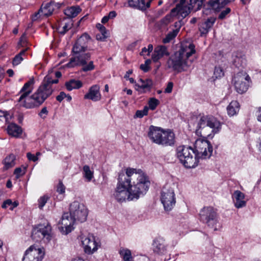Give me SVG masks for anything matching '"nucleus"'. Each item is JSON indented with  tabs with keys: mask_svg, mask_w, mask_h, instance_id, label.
Here are the masks:
<instances>
[{
	"mask_svg": "<svg viewBox=\"0 0 261 261\" xmlns=\"http://www.w3.org/2000/svg\"><path fill=\"white\" fill-rule=\"evenodd\" d=\"M150 184L148 176L141 170L127 168L125 173L119 174L113 196L119 202L137 200L146 193Z\"/></svg>",
	"mask_w": 261,
	"mask_h": 261,
	"instance_id": "nucleus-1",
	"label": "nucleus"
},
{
	"mask_svg": "<svg viewBox=\"0 0 261 261\" xmlns=\"http://www.w3.org/2000/svg\"><path fill=\"white\" fill-rule=\"evenodd\" d=\"M51 73L46 75L41 85L38 87L35 92L30 96L34 88L35 81L32 77L25 83L19 92L20 94L17 101L20 107L26 109H33L40 107L54 92L53 84L58 83V79L53 80Z\"/></svg>",
	"mask_w": 261,
	"mask_h": 261,
	"instance_id": "nucleus-2",
	"label": "nucleus"
},
{
	"mask_svg": "<svg viewBox=\"0 0 261 261\" xmlns=\"http://www.w3.org/2000/svg\"><path fill=\"white\" fill-rule=\"evenodd\" d=\"M195 52V45L193 43L181 44L180 48L167 60L166 69L178 73L187 71L194 62L192 56Z\"/></svg>",
	"mask_w": 261,
	"mask_h": 261,
	"instance_id": "nucleus-3",
	"label": "nucleus"
},
{
	"mask_svg": "<svg viewBox=\"0 0 261 261\" xmlns=\"http://www.w3.org/2000/svg\"><path fill=\"white\" fill-rule=\"evenodd\" d=\"M90 40V36L87 33L83 34L77 39L72 49L73 57L70 59L69 67L82 66L81 70L84 72L90 71L95 69L93 61L90 60L91 54L83 53L87 50L88 43Z\"/></svg>",
	"mask_w": 261,
	"mask_h": 261,
	"instance_id": "nucleus-4",
	"label": "nucleus"
},
{
	"mask_svg": "<svg viewBox=\"0 0 261 261\" xmlns=\"http://www.w3.org/2000/svg\"><path fill=\"white\" fill-rule=\"evenodd\" d=\"M176 156L180 163L187 168L197 166L198 159L195 157L194 148L189 146H179L176 148Z\"/></svg>",
	"mask_w": 261,
	"mask_h": 261,
	"instance_id": "nucleus-5",
	"label": "nucleus"
},
{
	"mask_svg": "<svg viewBox=\"0 0 261 261\" xmlns=\"http://www.w3.org/2000/svg\"><path fill=\"white\" fill-rule=\"evenodd\" d=\"M199 220L207 227L212 228L214 230H217V226L219 225L218 215L212 206H204L199 212Z\"/></svg>",
	"mask_w": 261,
	"mask_h": 261,
	"instance_id": "nucleus-6",
	"label": "nucleus"
},
{
	"mask_svg": "<svg viewBox=\"0 0 261 261\" xmlns=\"http://www.w3.org/2000/svg\"><path fill=\"white\" fill-rule=\"evenodd\" d=\"M148 137L152 142L159 145L171 146L175 142L173 132H148Z\"/></svg>",
	"mask_w": 261,
	"mask_h": 261,
	"instance_id": "nucleus-7",
	"label": "nucleus"
},
{
	"mask_svg": "<svg viewBox=\"0 0 261 261\" xmlns=\"http://www.w3.org/2000/svg\"><path fill=\"white\" fill-rule=\"evenodd\" d=\"M32 238L36 242L43 240L44 242H49L51 238V227L48 223L40 224L34 227L32 232Z\"/></svg>",
	"mask_w": 261,
	"mask_h": 261,
	"instance_id": "nucleus-8",
	"label": "nucleus"
},
{
	"mask_svg": "<svg viewBox=\"0 0 261 261\" xmlns=\"http://www.w3.org/2000/svg\"><path fill=\"white\" fill-rule=\"evenodd\" d=\"M161 200L165 211L172 210L176 203L174 188L169 184L165 185L161 192Z\"/></svg>",
	"mask_w": 261,
	"mask_h": 261,
	"instance_id": "nucleus-9",
	"label": "nucleus"
},
{
	"mask_svg": "<svg viewBox=\"0 0 261 261\" xmlns=\"http://www.w3.org/2000/svg\"><path fill=\"white\" fill-rule=\"evenodd\" d=\"M232 82L236 92L242 94L248 90L251 80L246 72L241 71L234 75Z\"/></svg>",
	"mask_w": 261,
	"mask_h": 261,
	"instance_id": "nucleus-10",
	"label": "nucleus"
},
{
	"mask_svg": "<svg viewBox=\"0 0 261 261\" xmlns=\"http://www.w3.org/2000/svg\"><path fill=\"white\" fill-rule=\"evenodd\" d=\"M195 157L199 159L209 158L212 154L213 146L210 142L203 139H197L194 144Z\"/></svg>",
	"mask_w": 261,
	"mask_h": 261,
	"instance_id": "nucleus-11",
	"label": "nucleus"
},
{
	"mask_svg": "<svg viewBox=\"0 0 261 261\" xmlns=\"http://www.w3.org/2000/svg\"><path fill=\"white\" fill-rule=\"evenodd\" d=\"M69 211L70 215L75 221L82 223L87 220L88 210L83 204L75 201L71 203Z\"/></svg>",
	"mask_w": 261,
	"mask_h": 261,
	"instance_id": "nucleus-12",
	"label": "nucleus"
},
{
	"mask_svg": "<svg viewBox=\"0 0 261 261\" xmlns=\"http://www.w3.org/2000/svg\"><path fill=\"white\" fill-rule=\"evenodd\" d=\"M44 255L42 248L32 245L25 251L22 261H42Z\"/></svg>",
	"mask_w": 261,
	"mask_h": 261,
	"instance_id": "nucleus-13",
	"label": "nucleus"
},
{
	"mask_svg": "<svg viewBox=\"0 0 261 261\" xmlns=\"http://www.w3.org/2000/svg\"><path fill=\"white\" fill-rule=\"evenodd\" d=\"M221 123L216 118L210 116H203L199 120L196 130L205 128L206 126L209 127L214 130L221 129Z\"/></svg>",
	"mask_w": 261,
	"mask_h": 261,
	"instance_id": "nucleus-14",
	"label": "nucleus"
},
{
	"mask_svg": "<svg viewBox=\"0 0 261 261\" xmlns=\"http://www.w3.org/2000/svg\"><path fill=\"white\" fill-rule=\"evenodd\" d=\"M81 242L85 253L90 254L97 250L98 245L92 234H89L87 236L82 237Z\"/></svg>",
	"mask_w": 261,
	"mask_h": 261,
	"instance_id": "nucleus-15",
	"label": "nucleus"
},
{
	"mask_svg": "<svg viewBox=\"0 0 261 261\" xmlns=\"http://www.w3.org/2000/svg\"><path fill=\"white\" fill-rule=\"evenodd\" d=\"M76 221L68 213L63 214L61 219L62 226L59 229L63 234H67L73 229V225Z\"/></svg>",
	"mask_w": 261,
	"mask_h": 261,
	"instance_id": "nucleus-16",
	"label": "nucleus"
},
{
	"mask_svg": "<svg viewBox=\"0 0 261 261\" xmlns=\"http://www.w3.org/2000/svg\"><path fill=\"white\" fill-rule=\"evenodd\" d=\"M155 0H148L145 2V0H128V4L129 7L141 10L142 11L146 10L150 7L151 3L154 4ZM158 5H161L163 4L162 0H158Z\"/></svg>",
	"mask_w": 261,
	"mask_h": 261,
	"instance_id": "nucleus-17",
	"label": "nucleus"
},
{
	"mask_svg": "<svg viewBox=\"0 0 261 261\" xmlns=\"http://www.w3.org/2000/svg\"><path fill=\"white\" fill-rule=\"evenodd\" d=\"M192 6L191 7L188 6H180V5H177L176 7L173 9L169 15H167L165 19H168L169 21H170V19L172 16H175L177 15L178 18L180 17L182 18H185L187 16L189 15L190 13L191 9L192 8Z\"/></svg>",
	"mask_w": 261,
	"mask_h": 261,
	"instance_id": "nucleus-18",
	"label": "nucleus"
},
{
	"mask_svg": "<svg viewBox=\"0 0 261 261\" xmlns=\"http://www.w3.org/2000/svg\"><path fill=\"white\" fill-rule=\"evenodd\" d=\"M169 55L170 53L167 47L163 45H160L154 48L151 55V59L153 62L156 63L164 56H169Z\"/></svg>",
	"mask_w": 261,
	"mask_h": 261,
	"instance_id": "nucleus-19",
	"label": "nucleus"
},
{
	"mask_svg": "<svg viewBox=\"0 0 261 261\" xmlns=\"http://www.w3.org/2000/svg\"><path fill=\"white\" fill-rule=\"evenodd\" d=\"M61 7V4L56 3L55 2H50L47 3L44 6H42L40 10H39L38 14L40 16H49L52 14L54 11L56 9H59Z\"/></svg>",
	"mask_w": 261,
	"mask_h": 261,
	"instance_id": "nucleus-20",
	"label": "nucleus"
},
{
	"mask_svg": "<svg viewBox=\"0 0 261 261\" xmlns=\"http://www.w3.org/2000/svg\"><path fill=\"white\" fill-rule=\"evenodd\" d=\"M100 87L98 85L92 86L89 89L88 92L84 95V98L90 99L93 101H97L101 99Z\"/></svg>",
	"mask_w": 261,
	"mask_h": 261,
	"instance_id": "nucleus-21",
	"label": "nucleus"
},
{
	"mask_svg": "<svg viewBox=\"0 0 261 261\" xmlns=\"http://www.w3.org/2000/svg\"><path fill=\"white\" fill-rule=\"evenodd\" d=\"M12 118V115L8 112L0 110V120H2V118H3L7 123H9L7 126V130H22L20 126L15 123H9Z\"/></svg>",
	"mask_w": 261,
	"mask_h": 261,
	"instance_id": "nucleus-22",
	"label": "nucleus"
},
{
	"mask_svg": "<svg viewBox=\"0 0 261 261\" xmlns=\"http://www.w3.org/2000/svg\"><path fill=\"white\" fill-rule=\"evenodd\" d=\"M232 197L234 206L237 208H240L246 206V201L245 200V195L240 191H235L232 195Z\"/></svg>",
	"mask_w": 261,
	"mask_h": 261,
	"instance_id": "nucleus-23",
	"label": "nucleus"
},
{
	"mask_svg": "<svg viewBox=\"0 0 261 261\" xmlns=\"http://www.w3.org/2000/svg\"><path fill=\"white\" fill-rule=\"evenodd\" d=\"M140 84H136V89L141 92H145L150 91L152 86V81L150 79L143 80L140 79L139 81Z\"/></svg>",
	"mask_w": 261,
	"mask_h": 261,
	"instance_id": "nucleus-24",
	"label": "nucleus"
},
{
	"mask_svg": "<svg viewBox=\"0 0 261 261\" xmlns=\"http://www.w3.org/2000/svg\"><path fill=\"white\" fill-rule=\"evenodd\" d=\"M216 18L211 17L203 22H202L199 27V30L201 34H207L210 29L213 27L216 21Z\"/></svg>",
	"mask_w": 261,
	"mask_h": 261,
	"instance_id": "nucleus-25",
	"label": "nucleus"
},
{
	"mask_svg": "<svg viewBox=\"0 0 261 261\" xmlns=\"http://www.w3.org/2000/svg\"><path fill=\"white\" fill-rule=\"evenodd\" d=\"M153 249L154 252L159 254H163L166 252V245L165 241L162 239H158L154 241Z\"/></svg>",
	"mask_w": 261,
	"mask_h": 261,
	"instance_id": "nucleus-26",
	"label": "nucleus"
},
{
	"mask_svg": "<svg viewBox=\"0 0 261 261\" xmlns=\"http://www.w3.org/2000/svg\"><path fill=\"white\" fill-rule=\"evenodd\" d=\"M234 0H210L208 2V5L213 9L217 10L223 7L228 3Z\"/></svg>",
	"mask_w": 261,
	"mask_h": 261,
	"instance_id": "nucleus-27",
	"label": "nucleus"
},
{
	"mask_svg": "<svg viewBox=\"0 0 261 261\" xmlns=\"http://www.w3.org/2000/svg\"><path fill=\"white\" fill-rule=\"evenodd\" d=\"M82 86L83 83L81 81L74 79L71 80L65 83V87L68 91L77 89L81 88Z\"/></svg>",
	"mask_w": 261,
	"mask_h": 261,
	"instance_id": "nucleus-28",
	"label": "nucleus"
},
{
	"mask_svg": "<svg viewBox=\"0 0 261 261\" xmlns=\"http://www.w3.org/2000/svg\"><path fill=\"white\" fill-rule=\"evenodd\" d=\"M240 105L237 101H232L227 108L228 114L230 116L236 115L239 111Z\"/></svg>",
	"mask_w": 261,
	"mask_h": 261,
	"instance_id": "nucleus-29",
	"label": "nucleus"
},
{
	"mask_svg": "<svg viewBox=\"0 0 261 261\" xmlns=\"http://www.w3.org/2000/svg\"><path fill=\"white\" fill-rule=\"evenodd\" d=\"M81 9L79 6H72L66 8L64 10V14L69 18H73L76 16L81 12Z\"/></svg>",
	"mask_w": 261,
	"mask_h": 261,
	"instance_id": "nucleus-30",
	"label": "nucleus"
},
{
	"mask_svg": "<svg viewBox=\"0 0 261 261\" xmlns=\"http://www.w3.org/2000/svg\"><path fill=\"white\" fill-rule=\"evenodd\" d=\"M121 257L124 261H130L132 258L130 250L126 248H121L119 251Z\"/></svg>",
	"mask_w": 261,
	"mask_h": 261,
	"instance_id": "nucleus-31",
	"label": "nucleus"
},
{
	"mask_svg": "<svg viewBox=\"0 0 261 261\" xmlns=\"http://www.w3.org/2000/svg\"><path fill=\"white\" fill-rule=\"evenodd\" d=\"M15 156L13 154H10V155L6 157V158L4 160V163L6 168L8 169L14 166L15 164Z\"/></svg>",
	"mask_w": 261,
	"mask_h": 261,
	"instance_id": "nucleus-32",
	"label": "nucleus"
},
{
	"mask_svg": "<svg viewBox=\"0 0 261 261\" xmlns=\"http://www.w3.org/2000/svg\"><path fill=\"white\" fill-rule=\"evenodd\" d=\"M83 176L88 181H91L93 178V172L90 170L88 165H85L83 167Z\"/></svg>",
	"mask_w": 261,
	"mask_h": 261,
	"instance_id": "nucleus-33",
	"label": "nucleus"
},
{
	"mask_svg": "<svg viewBox=\"0 0 261 261\" xmlns=\"http://www.w3.org/2000/svg\"><path fill=\"white\" fill-rule=\"evenodd\" d=\"M28 48L21 50L18 54L16 55L13 59L12 64L13 66L19 65L23 60L22 56L24 55Z\"/></svg>",
	"mask_w": 261,
	"mask_h": 261,
	"instance_id": "nucleus-34",
	"label": "nucleus"
},
{
	"mask_svg": "<svg viewBox=\"0 0 261 261\" xmlns=\"http://www.w3.org/2000/svg\"><path fill=\"white\" fill-rule=\"evenodd\" d=\"M18 205V202L17 201L12 202L11 199H7L4 201L2 207L3 208H6L8 207L9 209L12 211L15 207H16Z\"/></svg>",
	"mask_w": 261,
	"mask_h": 261,
	"instance_id": "nucleus-35",
	"label": "nucleus"
},
{
	"mask_svg": "<svg viewBox=\"0 0 261 261\" xmlns=\"http://www.w3.org/2000/svg\"><path fill=\"white\" fill-rule=\"evenodd\" d=\"M72 24L71 22L65 23L61 24L58 28V31L61 34H65L72 27Z\"/></svg>",
	"mask_w": 261,
	"mask_h": 261,
	"instance_id": "nucleus-36",
	"label": "nucleus"
},
{
	"mask_svg": "<svg viewBox=\"0 0 261 261\" xmlns=\"http://www.w3.org/2000/svg\"><path fill=\"white\" fill-rule=\"evenodd\" d=\"M148 107L145 106L144 107L143 109L142 110H137L136 112L135 115L134 116V118H141L144 116H146L148 114Z\"/></svg>",
	"mask_w": 261,
	"mask_h": 261,
	"instance_id": "nucleus-37",
	"label": "nucleus"
},
{
	"mask_svg": "<svg viewBox=\"0 0 261 261\" xmlns=\"http://www.w3.org/2000/svg\"><path fill=\"white\" fill-rule=\"evenodd\" d=\"M178 32V31L176 30H174L173 31L169 33L166 37L163 39V42L164 43H167L169 42L172 39L174 38L176 35H177V33Z\"/></svg>",
	"mask_w": 261,
	"mask_h": 261,
	"instance_id": "nucleus-38",
	"label": "nucleus"
},
{
	"mask_svg": "<svg viewBox=\"0 0 261 261\" xmlns=\"http://www.w3.org/2000/svg\"><path fill=\"white\" fill-rule=\"evenodd\" d=\"M178 32V31L176 30H174L173 31L169 33L166 37L163 39V42L164 43H167L169 42L172 39L174 38L176 35H177V33Z\"/></svg>",
	"mask_w": 261,
	"mask_h": 261,
	"instance_id": "nucleus-39",
	"label": "nucleus"
},
{
	"mask_svg": "<svg viewBox=\"0 0 261 261\" xmlns=\"http://www.w3.org/2000/svg\"><path fill=\"white\" fill-rule=\"evenodd\" d=\"M214 74L216 79L222 77L224 74L223 68L220 66H216L215 68Z\"/></svg>",
	"mask_w": 261,
	"mask_h": 261,
	"instance_id": "nucleus-40",
	"label": "nucleus"
},
{
	"mask_svg": "<svg viewBox=\"0 0 261 261\" xmlns=\"http://www.w3.org/2000/svg\"><path fill=\"white\" fill-rule=\"evenodd\" d=\"M159 104V101L155 98H150L148 101L149 108L151 110H154Z\"/></svg>",
	"mask_w": 261,
	"mask_h": 261,
	"instance_id": "nucleus-41",
	"label": "nucleus"
},
{
	"mask_svg": "<svg viewBox=\"0 0 261 261\" xmlns=\"http://www.w3.org/2000/svg\"><path fill=\"white\" fill-rule=\"evenodd\" d=\"M7 133L10 137L15 138H23L25 136L23 132H7Z\"/></svg>",
	"mask_w": 261,
	"mask_h": 261,
	"instance_id": "nucleus-42",
	"label": "nucleus"
},
{
	"mask_svg": "<svg viewBox=\"0 0 261 261\" xmlns=\"http://www.w3.org/2000/svg\"><path fill=\"white\" fill-rule=\"evenodd\" d=\"M26 168H17L15 169L14 174L15 175L17 178H19L21 176L24 175L25 173Z\"/></svg>",
	"mask_w": 261,
	"mask_h": 261,
	"instance_id": "nucleus-43",
	"label": "nucleus"
},
{
	"mask_svg": "<svg viewBox=\"0 0 261 261\" xmlns=\"http://www.w3.org/2000/svg\"><path fill=\"white\" fill-rule=\"evenodd\" d=\"M204 1L205 0H190V5L192 7H196L197 9H199Z\"/></svg>",
	"mask_w": 261,
	"mask_h": 261,
	"instance_id": "nucleus-44",
	"label": "nucleus"
},
{
	"mask_svg": "<svg viewBox=\"0 0 261 261\" xmlns=\"http://www.w3.org/2000/svg\"><path fill=\"white\" fill-rule=\"evenodd\" d=\"M108 37L107 35V31H105V33H103L102 32H100L99 33H98L96 35V38L97 40H99L101 41H105L106 39Z\"/></svg>",
	"mask_w": 261,
	"mask_h": 261,
	"instance_id": "nucleus-45",
	"label": "nucleus"
},
{
	"mask_svg": "<svg viewBox=\"0 0 261 261\" xmlns=\"http://www.w3.org/2000/svg\"><path fill=\"white\" fill-rule=\"evenodd\" d=\"M231 11V9L229 8H226L221 12L218 16V18L220 19H224L226 15H228Z\"/></svg>",
	"mask_w": 261,
	"mask_h": 261,
	"instance_id": "nucleus-46",
	"label": "nucleus"
},
{
	"mask_svg": "<svg viewBox=\"0 0 261 261\" xmlns=\"http://www.w3.org/2000/svg\"><path fill=\"white\" fill-rule=\"evenodd\" d=\"M48 198L45 196L40 197L38 200V206L40 208H42V207L45 205V203L47 202Z\"/></svg>",
	"mask_w": 261,
	"mask_h": 261,
	"instance_id": "nucleus-47",
	"label": "nucleus"
},
{
	"mask_svg": "<svg viewBox=\"0 0 261 261\" xmlns=\"http://www.w3.org/2000/svg\"><path fill=\"white\" fill-rule=\"evenodd\" d=\"M65 190L64 185L61 181H60L57 187V191L60 194H63L65 192Z\"/></svg>",
	"mask_w": 261,
	"mask_h": 261,
	"instance_id": "nucleus-48",
	"label": "nucleus"
},
{
	"mask_svg": "<svg viewBox=\"0 0 261 261\" xmlns=\"http://www.w3.org/2000/svg\"><path fill=\"white\" fill-rule=\"evenodd\" d=\"M27 157L29 161H32L33 162H36L38 160V158L35 155L32 154L31 152H28L27 153Z\"/></svg>",
	"mask_w": 261,
	"mask_h": 261,
	"instance_id": "nucleus-49",
	"label": "nucleus"
},
{
	"mask_svg": "<svg viewBox=\"0 0 261 261\" xmlns=\"http://www.w3.org/2000/svg\"><path fill=\"white\" fill-rule=\"evenodd\" d=\"M173 84L172 82H169L167 87L165 89V92L167 93H170L172 92Z\"/></svg>",
	"mask_w": 261,
	"mask_h": 261,
	"instance_id": "nucleus-50",
	"label": "nucleus"
},
{
	"mask_svg": "<svg viewBox=\"0 0 261 261\" xmlns=\"http://www.w3.org/2000/svg\"><path fill=\"white\" fill-rule=\"evenodd\" d=\"M66 97V94L64 92H61L59 95L57 96L56 99L58 101L61 102Z\"/></svg>",
	"mask_w": 261,
	"mask_h": 261,
	"instance_id": "nucleus-51",
	"label": "nucleus"
},
{
	"mask_svg": "<svg viewBox=\"0 0 261 261\" xmlns=\"http://www.w3.org/2000/svg\"><path fill=\"white\" fill-rule=\"evenodd\" d=\"M48 111L47 108L46 107H44L41 109L40 112L39 113V116L41 117H43V115H46Z\"/></svg>",
	"mask_w": 261,
	"mask_h": 261,
	"instance_id": "nucleus-52",
	"label": "nucleus"
},
{
	"mask_svg": "<svg viewBox=\"0 0 261 261\" xmlns=\"http://www.w3.org/2000/svg\"><path fill=\"white\" fill-rule=\"evenodd\" d=\"M140 69L141 70H142L144 72H147L149 69H150V67L149 66L145 64H141L140 65Z\"/></svg>",
	"mask_w": 261,
	"mask_h": 261,
	"instance_id": "nucleus-53",
	"label": "nucleus"
},
{
	"mask_svg": "<svg viewBox=\"0 0 261 261\" xmlns=\"http://www.w3.org/2000/svg\"><path fill=\"white\" fill-rule=\"evenodd\" d=\"M96 28L100 32H102L103 33H105V31H107L106 28L100 23H98L96 25Z\"/></svg>",
	"mask_w": 261,
	"mask_h": 261,
	"instance_id": "nucleus-54",
	"label": "nucleus"
},
{
	"mask_svg": "<svg viewBox=\"0 0 261 261\" xmlns=\"http://www.w3.org/2000/svg\"><path fill=\"white\" fill-rule=\"evenodd\" d=\"M149 130L153 131V130H164L161 127L151 125L149 127Z\"/></svg>",
	"mask_w": 261,
	"mask_h": 261,
	"instance_id": "nucleus-55",
	"label": "nucleus"
},
{
	"mask_svg": "<svg viewBox=\"0 0 261 261\" xmlns=\"http://www.w3.org/2000/svg\"><path fill=\"white\" fill-rule=\"evenodd\" d=\"M116 16V13L115 11H111L110 12H109V15H108V17H109V18H113L114 17H115Z\"/></svg>",
	"mask_w": 261,
	"mask_h": 261,
	"instance_id": "nucleus-56",
	"label": "nucleus"
},
{
	"mask_svg": "<svg viewBox=\"0 0 261 261\" xmlns=\"http://www.w3.org/2000/svg\"><path fill=\"white\" fill-rule=\"evenodd\" d=\"M147 55H149L150 53L153 50V45L151 44H149L147 48Z\"/></svg>",
	"mask_w": 261,
	"mask_h": 261,
	"instance_id": "nucleus-57",
	"label": "nucleus"
},
{
	"mask_svg": "<svg viewBox=\"0 0 261 261\" xmlns=\"http://www.w3.org/2000/svg\"><path fill=\"white\" fill-rule=\"evenodd\" d=\"M17 120L19 123H22L23 120V116L22 114H19L17 116Z\"/></svg>",
	"mask_w": 261,
	"mask_h": 261,
	"instance_id": "nucleus-58",
	"label": "nucleus"
},
{
	"mask_svg": "<svg viewBox=\"0 0 261 261\" xmlns=\"http://www.w3.org/2000/svg\"><path fill=\"white\" fill-rule=\"evenodd\" d=\"M257 147L259 152L261 153V137L258 139Z\"/></svg>",
	"mask_w": 261,
	"mask_h": 261,
	"instance_id": "nucleus-59",
	"label": "nucleus"
},
{
	"mask_svg": "<svg viewBox=\"0 0 261 261\" xmlns=\"http://www.w3.org/2000/svg\"><path fill=\"white\" fill-rule=\"evenodd\" d=\"M109 19V18L108 16H104L101 19V22L102 23H105L108 21Z\"/></svg>",
	"mask_w": 261,
	"mask_h": 261,
	"instance_id": "nucleus-60",
	"label": "nucleus"
},
{
	"mask_svg": "<svg viewBox=\"0 0 261 261\" xmlns=\"http://www.w3.org/2000/svg\"><path fill=\"white\" fill-rule=\"evenodd\" d=\"M257 120L261 122V108H260L258 111Z\"/></svg>",
	"mask_w": 261,
	"mask_h": 261,
	"instance_id": "nucleus-61",
	"label": "nucleus"
},
{
	"mask_svg": "<svg viewBox=\"0 0 261 261\" xmlns=\"http://www.w3.org/2000/svg\"><path fill=\"white\" fill-rule=\"evenodd\" d=\"M9 76H12L14 74V72L12 69H9L7 71Z\"/></svg>",
	"mask_w": 261,
	"mask_h": 261,
	"instance_id": "nucleus-62",
	"label": "nucleus"
},
{
	"mask_svg": "<svg viewBox=\"0 0 261 261\" xmlns=\"http://www.w3.org/2000/svg\"><path fill=\"white\" fill-rule=\"evenodd\" d=\"M133 72L132 70H129L128 71L126 72L125 76H124V77L125 78H128L129 77V74H132Z\"/></svg>",
	"mask_w": 261,
	"mask_h": 261,
	"instance_id": "nucleus-63",
	"label": "nucleus"
},
{
	"mask_svg": "<svg viewBox=\"0 0 261 261\" xmlns=\"http://www.w3.org/2000/svg\"><path fill=\"white\" fill-rule=\"evenodd\" d=\"M72 261H85L83 258L81 257L75 258L72 259Z\"/></svg>",
	"mask_w": 261,
	"mask_h": 261,
	"instance_id": "nucleus-64",
	"label": "nucleus"
}]
</instances>
